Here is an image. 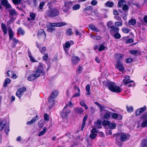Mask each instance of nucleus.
Returning a JSON list of instances; mask_svg holds the SVG:
<instances>
[{
  "label": "nucleus",
  "mask_w": 147,
  "mask_h": 147,
  "mask_svg": "<svg viewBox=\"0 0 147 147\" xmlns=\"http://www.w3.org/2000/svg\"><path fill=\"white\" fill-rule=\"evenodd\" d=\"M11 82V80L9 78H7L5 80L3 84V87H6L7 86L8 84L10 83Z\"/></svg>",
  "instance_id": "obj_29"
},
{
  "label": "nucleus",
  "mask_w": 147,
  "mask_h": 147,
  "mask_svg": "<svg viewBox=\"0 0 147 147\" xmlns=\"http://www.w3.org/2000/svg\"><path fill=\"white\" fill-rule=\"evenodd\" d=\"M13 3L15 4L20 3L21 1V0H12Z\"/></svg>",
  "instance_id": "obj_55"
},
{
  "label": "nucleus",
  "mask_w": 147,
  "mask_h": 147,
  "mask_svg": "<svg viewBox=\"0 0 147 147\" xmlns=\"http://www.w3.org/2000/svg\"><path fill=\"white\" fill-rule=\"evenodd\" d=\"M141 147H147V139H143L142 141Z\"/></svg>",
  "instance_id": "obj_28"
},
{
  "label": "nucleus",
  "mask_w": 147,
  "mask_h": 147,
  "mask_svg": "<svg viewBox=\"0 0 147 147\" xmlns=\"http://www.w3.org/2000/svg\"><path fill=\"white\" fill-rule=\"evenodd\" d=\"M122 9L125 12L128 11L129 10V7L126 4H124L123 6Z\"/></svg>",
  "instance_id": "obj_38"
},
{
  "label": "nucleus",
  "mask_w": 147,
  "mask_h": 147,
  "mask_svg": "<svg viewBox=\"0 0 147 147\" xmlns=\"http://www.w3.org/2000/svg\"><path fill=\"white\" fill-rule=\"evenodd\" d=\"M38 117L37 115H36V116L33 117L31 120L27 122V124L28 125L34 123L36 121L38 120Z\"/></svg>",
  "instance_id": "obj_24"
},
{
  "label": "nucleus",
  "mask_w": 147,
  "mask_h": 147,
  "mask_svg": "<svg viewBox=\"0 0 147 147\" xmlns=\"http://www.w3.org/2000/svg\"><path fill=\"white\" fill-rule=\"evenodd\" d=\"M80 7V5L78 4L75 5L72 7V9L74 10L78 9Z\"/></svg>",
  "instance_id": "obj_35"
},
{
  "label": "nucleus",
  "mask_w": 147,
  "mask_h": 147,
  "mask_svg": "<svg viewBox=\"0 0 147 147\" xmlns=\"http://www.w3.org/2000/svg\"><path fill=\"white\" fill-rule=\"evenodd\" d=\"M39 65L36 70V71L33 72V74L30 75L28 78V80L29 81H32L35 80L36 78L40 76V74L42 73L43 69V64L41 63H39Z\"/></svg>",
  "instance_id": "obj_2"
},
{
  "label": "nucleus",
  "mask_w": 147,
  "mask_h": 147,
  "mask_svg": "<svg viewBox=\"0 0 147 147\" xmlns=\"http://www.w3.org/2000/svg\"><path fill=\"white\" fill-rule=\"evenodd\" d=\"M30 17L31 18L32 20H34L35 19L36 15L33 13H31L30 15Z\"/></svg>",
  "instance_id": "obj_41"
},
{
  "label": "nucleus",
  "mask_w": 147,
  "mask_h": 147,
  "mask_svg": "<svg viewBox=\"0 0 147 147\" xmlns=\"http://www.w3.org/2000/svg\"><path fill=\"white\" fill-rule=\"evenodd\" d=\"M136 23V21L135 19H131L129 21V24L130 25H135Z\"/></svg>",
  "instance_id": "obj_37"
},
{
  "label": "nucleus",
  "mask_w": 147,
  "mask_h": 147,
  "mask_svg": "<svg viewBox=\"0 0 147 147\" xmlns=\"http://www.w3.org/2000/svg\"><path fill=\"white\" fill-rule=\"evenodd\" d=\"M98 131L96 130V129L94 128H93L91 131V133H93L95 134Z\"/></svg>",
  "instance_id": "obj_64"
},
{
  "label": "nucleus",
  "mask_w": 147,
  "mask_h": 147,
  "mask_svg": "<svg viewBox=\"0 0 147 147\" xmlns=\"http://www.w3.org/2000/svg\"><path fill=\"white\" fill-rule=\"evenodd\" d=\"M119 28L118 27L113 26L110 29L109 31L111 34L113 35V34L119 32Z\"/></svg>",
  "instance_id": "obj_15"
},
{
  "label": "nucleus",
  "mask_w": 147,
  "mask_h": 147,
  "mask_svg": "<svg viewBox=\"0 0 147 147\" xmlns=\"http://www.w3.org/2000/svg\"><path fill=\"white\" fill-rule=\"evenodd\" d=\"M112 22L109 21L107 22V26L108 28H110V29L111 28V27H113V26L112 25Z\"/></svg>",
  "instance_id": "obj_54"
},
{
  "label": "nucleus",
  "mask_w": 147,
  "mask_h": 147,
  "mask_svg": "<svg viewBox=\"0 0 147 147\" xmlns=\"http://www.w3.org/2000/svg\"><path fill=\"white\" fill-rule=\"evenodd\" d=\"M9 14L11 18H14L15 20L18 15V13L14 9H13L9 10Z\"/></svg>",
  "instance_id": "obj_10"
},
{
  "label": "nucleus",
  "mask_w": 147,
  "mask_h": 147,
  "mask_svg": "<svg viewBox=\"0 0 147 147\" xmlns=\"http://www.w3.org/2000/svg\"><path fill=\"white\" fill-rule=\"evenodd\" d=\"M7 121L6 120L3 119L0 122V130H2L6 125Z\"/></svg>",
  "instance_id": "obj_19"
},
{
  "label": "nucleus",
  "mask_w": 147,
  "mask_h": 147,
  "mask_svg": "<svg viewBox=\"0 0 147 147\" xmlns=\"http://www.w3.org/2000/svg\"><path fill=\"white\" fill-rule=\"evenodd\" d=\"M58 91H53L52 92L51 95L48 100L49 102L50 103L49 105V108L51 109L55 104V98H56L58 94Z\"/></svg>",
  "instance_id": "obj_5"
},
{
  "label": "nucleus",
  "mask_w": 147,
  "mask_h": 147,
  "mask_svg": "<svg viewBox=\"0 0 147 147\" xmlns=\"http://www.w3.org/2000/svg\"><path fill=\"white\" fill-rule=\"evenodd\" d=\"M45 3L44 2H41L39 6V9L40 10H42L43 9V6L45 5Z\"/></svg>",
  "instance_id": "obj_42"
},
{
  "label": "nucleus",
  "mask_w": 147,
  "mask_h": 147,
  "mask_svg": "<svg viewBox=\"0 0 147 147\" xmlns=\"http://www.w3.org/2000/svg\"><path fill=\"white\" fill-rule=\"evenodd\" d=\"M7 74L8 77H11L12 75H13V72L12 71H7Z\"/></svg>",
  "instance_id": "obj_52"
},
{
  "label": "nucleus",
  "mask_w": 147,
  "mask_h": 147,
  "mask_svg": "<svg viewBox=\"0 0 147 147\" xmlns=\"http://www.w3.org/2000/svg\"><path fill=\"white\" fill-rule=\"evenodd\" d=\"M90 3L92 5L95 6L97 4V1L96 0H93L91 1Z\"/></svg>",
  "instance_id": "obj_49"
},
{
  "label": "nucleus",
  "mask_w": 147,
  "mask_h": 147,
  "mask_svg": "<svg viewBox=\"0 0 147 147\" xmlns=\"http://www.w3.org/2000/svg\"><path fill=\"white\" fill-rule=\"evenodd\" d=\"M8 3L7 0H3L1 1V4L2 5L5 6Z\"/></svg>",
  "instance_id": "obj_48"
},
{
  "label": "nucleus",
  "mask_w": 147,
  "mask_h": 147,
  "mask_svg": "<svg viewBox=\"0 0 147 147\" xmlns=\"http://www.w3.org/2000/svg\"><path fill=\"white\" fill-rule=\"evenodd\" d=\"M12 40L13 42L12 44L11 45V47L12 48H13L16 47V45L18 42V41L15 38H13V39H12Z\"/></svg>",
  "instance_id": "obj_26"
},
{
  "label": "nucleus",
  "mask_w": 147,
  "mask_h": 147,
  "mask_svg": "<svg viewBox=\"0 0 147 147\" xmlns=\"http://www.w3.org/2000/svg\"><path fill=\"white\" fill-rule=\"evenodd\" d=\"M10 129L9 127V123H8L7 124L5 128V131L7 134V136L8 135V132H9Z\"/></svg>",
  "instance_id": "obj_31"
},
{
  "label": "nucleus",
  "mask_w": 147,
  "mask_h": 147,
  "mask_svg": "<svg viewBox=\"0 0 147 147\" xmlns=\"http://www.w3.org/2000/svg\"><path fill=\"white\" fill-rule=\"evenodd\" d=\"M120 134V140L122 142H125L129 140L130 137V135L128 134L122 133Z\"/></svg>",
  "instance_id": "obj_9"
},
{
  "label": "nucleus",
  "mask_w": 147,
  "mask_h": 147,
  "mask_svg": "<svg viewBox=\"0 0 147 147\" xmlns=\"http://www.w3.org/2000/svg\"><path fill=\"white\" fill-rule=\"evenodd\" d=\"M74 44V42L73 41H68L65 43V45L63 46L64 49L66 53L67 54H69L68 51L69 50L68 48L71 46V45H73Z\"/></svg>",
  "instance_id": "obj_12"
},
{
  "label": "nucleus",
  "mask_w": 147,
  "mask_h": 147,
  "mask_svg": "<svg viewBox=\"0 0 147 147\" xmlns=\"http://www.w3.org/2000/svg\"><path fill=\"white\" fill-rule=\"evenodd\" d=\"M112 117L113 119H116L117 120H119L122 119L123 116L119 114L113 113L112 115Z\"/></svg>",
  "instance_id": "obj_17"
},
{
  "label": "nucleus",
  "mask_w": 147,
  "mask_h": 147,
  "mask_svg": "<svg viewBox=\"0 0 147 147\" xmlns=\"http://www.w3.org/2000/svg\"><path fill=\"white\" fill-rule=\"evenodd\" d=\"M134 40L132 38H129L127 40L126 42L127 43H132L134 42Z\"/></svg>",
  "instance_id": "obj_59"
},
{
  "label": "nucleus",
  "mask_w": 147,
  "mask_h": 147,
  "mask_svg": "<svg viewBox=\"0 0 147 147\" xmlns=\"http://www.w3.org/2000/svg\"><path fill=\"white\" fill-rule=\"evenodd\" d=\"M96 136V134H95L91 133L89 137L91 139H94L95 138Z\"/></svg>",
  "instance_id": "obj_43"
},
{
  "label": "nucleus",
  "mask_w": 147,
  "mask_h": 147,
  "mask_svg": "<svg viewBox=\"0 0 147 147\" xmlns=\"http://www.w3.org/2000/svg\"><path fill=\"white\" fill-rule=\"evenodd\" d=\"M115 25L118 26H121L122 25V23L120 22H116L115 23Z\"/></svg>",
  "instance_id": "obj_58"
},
{
  "label": "nucleus",
  "mask_w": 147,
  "mask_h": 147,
  "mask_svg": "<svg viewBox=\"0 0 147 147\" xmlns=\"http://www.w3.org/2000/svg\"><path fill=\"white\" fill-rule=\"evenodd\" d=\"M90 37L94 40H100L101 39L100 37L98 36H96L92 35H90Z\"/></svg>",
  "instance_id": "obj_33"
},
{
  "label": "nucleus",
  "mask_w": 147,
  "mask_h": 147,
  "mask_svg": "<svg viewBox=\"0 0 147 147\" xmlns=\"http://www.w3.org/2000/svg\"><path fill=\"white\" fill-rule=\"evenodd\" d=\"M115 67L117 69L120 71H123L124 69V67L122 63L119 61H117Z\"/></svg>",
  "instance_id": "obj_11"
},
{
  "label": "nucleus",
  "mask_w": 147,
  "mask_h": 147,
  "mask_svg": "<svg viewBox=\"0 0 147 147\" xmlns=\"http://www.w3.org/2000/svg\"><path fill=\"white\" fill-rule=\"evenodd\" d=\"M46 11L45 16L46 17L52 18L58 16L59 13V10L56 8H50Z\"/></svg>",
  "instance_id": "obj_3"
},
{
  "label": "nucleus",
  "mask_w": 147,
  "mask_h": 147,
  "mask_svg": "<svg viewBox=\"0 0 147 147\" xmlns=\"http://www.w3.org/2000/svg\"><path fill=\"white\" fill-rule=\"evenodd\" d=\"M133 59L131 58H129L126 59V62L127 63H131Z\"/></svg>",
  "instance_id": "obj_57"
},
{
  "label": "nucleus",
  "mask_w": 147,
  "mask_h": 147,
  "mask_svg": "<svg viewBox=\"0 0 147 147\" xmlns=\"http://www.w3.org/2000/svg\"><path fill=\"white\" fill-rule=\"evenodd\" d=\"M46 50V47H43L41 49H40V51L41 53L42 54H44V52Z\"/></svg>",
  "instance_id": "obj_56"
},
{
  "label": "nucleus",
  "mask_w": 147,
  "mask_h": 147,
  "mask_svg": "<svg viewBox=\"0 0 147 147\" xmlns=\"http://www.w3.org/2000/svg\"><path fill=\"white\" fill-rule=\"evenodd\" d=\"M126 108L128 112H132L133 111V108L132 106H126Z\"/></svg>",
  "instance_id": "obj_39"
},
{
  "label": "nucleus",
  "mask_w": 147,
  "mask_h": 147,
  "mask_svg": "<svg viewBox=\"0 0 147 147\" xmlns=\"http://www.w3.org/2000/svg\"><path fill=\"white\" fill-rule=\"evenodd\" d=\"M82 70V68L80 66H78V67L77 71L79 72V73H80Z\"/></svg>",
  "instance_id": "obj_63"
},
{
  "label": "nucleus",
  "mask_w": 147,
  "mask_h": 147,
  "mask_svg": "<svg viewBox=\"0 0 147 147\" xmlns=\"http://www.w3.org/2000/svg\"><path fill=\"white\" fill-rule=\"evenodd\" d=\"M105 47L103 45H101L99 48L98 50L99 51H101L104 50Z\"/></svg>",
  "instance_id": "obj_47"
},
{
  "label": "nucleus",
  "mask_w": 147,
  "mask_h": 147,
  "mask_svg": "<svg viewBox=\"0 0 147 147\" xmlns=\"http://www.w3.org/2000/svg\"><path fill=\"white\" fill-rule=\"evenodd\" d=\"M123 83L125 85H126L128 84L131 82L133 81H131L130 80V79L127 80L123 79Z\"/></svg>",
  "instance_id": "obj_40"
},
{
  "label": "nucleus",
  "mask_w": 147,
  "mask_h": 147,
  "mask_svg": "<svg viewBox=\"0 0 147 147\" xmlns=\"http://www.w3.org/2000/svg\"><path fill=\"white\" fill-rule=\"evenodd\" d=\"M108 126L111 128L114 129L115 128L116 125L114 123L110 122Z\"/></svg>",
  "instance_id": "obj_36"
},
{
  "label": "nucleus",
  "mask_w": 147,
  "mask_h": 147,
  "mask_svg": "<svg viewBox=\"0 0 147 147\" xmlns=\"http://www.w3.org/2000/svg\"><path fill=\"white\" fill-rule=\"evenodd\" d=\"M72 5V3L71 2H65L64 5L62 8L63 12L65 13H67L70 8Z\"/></svg>",
  "instance_id": "obj_7"
},
{
  "label": "nucleus",
  "mask_w": 147,
  "mask_h": 147,
  "mask_svg": "<svg viewBox=\"0 0 147 147\" xmlns=\"http://www.w3.org/2000/svg\"><path fill=\"white\" fill-rule=\"evenodd\" d=\"M80 92H77V93H75L73 96L72 98L80 96Z\"/></svg>",
  "instance_id": "obj_61"
},
{
  "label": "nucleus",
  "mask_w": 147,
  "mask_h": 147,
  "mask_svg": "<svg viewBox=\"0 0 147 147\" xmlns=\"http://www.w3.org/2000/svg\"><path fill=\"white\" fill-rule=\"evenodd\" d=\"M88 27L91 29L93 31L97 32H99L100 31V30L96 27L93 24L90 25L88 26Z\"/></svg>",
  "instance_id": "obj_20"
},
{
  "label": "nucleus",
  "mask_w": 147,
  "mask_h": 147,
  "mask_svg": "<svg viewBox=\"0 0 147 147\" xmlns=\"http://www.w3.org/2000/svg\"><path fill=\"white\" fill-rule=\"evenodd\" d=\"M1 29L4 33V34L5 35L7 34V28L5 24L2 23L1 24Z\"/></svg>",
  "instance_id": "obj_22"
},
{
  "label": "nucleus",
  "mask_w": 147,
  "mask_h": 147,
  "mask_svg": "<svg viewBox=\"0 0 147 147\" xmlns=\"http://www.w3.org/2000/svg\"><path fill=\"white\" fill-rule=\"evenodd\" d=\"M115 38L117 39H119L121 37V35L119 34V32L115 33L112 35Z\"/></svg>",
  "instance_id": "obj_32"
},
{
  "label": "nucleus",
  "mask_w": 147,
  "mask_h": 147,
  "mask_svg": "<svg viewBox=\"0 0 147 147\" xmlns=\"http://www.w3.org/2000/svg\"><path fill=\"white\" fill-rule=\"evenodd\" d=\"M74 110L76 113L80 115L82 114V113H83L84 112V109L81 107L75 108L74 109Z\"/></svg>",
  "instance_id": "obj_18"
},
{
  "label": "nucleus",
  "mask_w": 147,
  "mask_h": 147,
  "mask_svg": "<svg viewBox=\"0 0 147 147\" xmlns=\"http://www.w3.org/2000/svg\"><path fill=\"white\" fill-rule=\"evenodd\" d=\"M80 59L76 56H73L72 57L71 63L72 65H76L79 62Z\"/></svg>",
  "instance_id": "obj_14"
},
{
  "label": "nucleus",
  "mask_w": 147,
  "mask_h": 147,
  "mask_svg": "<svg viewBox=\"0 0 147 147\" xmlns=\"http://www.w3.org/2000/svg\"><path fill=\"white\" fill-rule=\"evenodd\" d=\"M26 89L25 87H23L19 89L17 91L16 94L19 98H20L24 92L26 91Z\"/></svg>",
  "instance_id": "obj_13"
},
{
  "label": "nucleus",
  "mask_w": 147,
  "mask_h": 147,
  "mask_svg": "<svg viewBox=\"0 0 147 147\" xmlns=\"http://www.w3.org/2000/svg\"><path fill=\"white\" fill-rule=\"evenodd\" d=\"M14 20H14V18H10V19L9 20H8L7 22V25L10 24L11 23V22H13Z\"/></svg>",
  "instance_id": "obj_60"
},
{
  "label": "nucleus",
  "mask_w": 147,
  "mask_h": 147,
  "mask_svg": "<svg viewBox=\"0 0 147 147\" xmlns=\"http://www.w3.org/2000/svg\"><path fill=\"white\" fill-rule=\"evenodd\" d=\"M110 123V122L108 121L104 120L102 122V124L103 125H108Z\"/></svg>",
  "instance_id": "obj_51"
},
{
  "label": "nucleus",
  "mask_w": 147,
  "mask_h": 147,
  "mask_svg": "<svg viewBox=\"0 0 147 147\" xmlns=\"http://www.w3.org/2000/svg\"><path fill=\"white\" fill-rule=\"evenodd\" d=\"M25 33L24 30L21 28H19L17 30V34L18 35L24 36L25 34Z\"/></svg>",
  "instance_id": "obj_21"
},
{
  "label": "nucleus",
  "mask_w": 147,
  "mask_h": 147,
  "mask_svg": "<svg viewBox=\"0 0 147 147\" xmlns=\"http://www.w3.org/2000/svg\"><path fill=\"white\" fill-rule=\"evenodd\" d=\"M141 125L142 127H145L147 126V120L144 117V119L143 122H142Z\"/></svg>",
  "instance_id": "obj_34"
},
{
  "label": "nucleus",
  "mask_w": 147,
  "mask_h": 147,
  "mask_svg": "<svg viewBox=\"0 0 147 147\" xmlns=\"http://www.w3.org/2000/svg\"><path fill=\"white\" fill-rule=\"evenodd\" d=\"M146 109V107L144 106L143 107L138 109L136 112V114L137 115H139L141 113L143 112Z\"/></svg>",
  "instance_id": "obj_16"
},
{
  "label": "nucleus",
  "mask_w": 147,
  "mask_h": 147,
  "mask_svg": "<svg viewBox=\"0 0 147 147\" xmlns=\"http://www.w3.org/2000/svg\"><path fill=\"white\" fill-rule=\"evenodd\" d=\"M122 30L124 33H128L129 32V29L127 28H124L122 29Z\"/></svg>",
  "instance_id": "obj_50"
},
{
  "label": "nucleus",
  "mask_w": 147,
  "mask_h": 147,
  "mask_svg": "<svg viewBox=\"0 0 147 147\" xmlns=\"http://www.w3.org/2000/svg\"><path fill=\"white\" fill-rule=\"evenodd\" d=\"M130 53L131 54L133 55H135L138 53V51L135 50H131L130 51Z\"/></svg>",
  "instance_id": "obj_44"
},
{
  "label": "nucleus",
  "mask_w": 147,
  "mask_h": 147,
  "mask_svg": "<svg viewBox=\"0 0 147 147\" xmlns=\"http://www.w3.org/2000/svg\"><path fill=\"white\" fill-rule=\"evenodd\" d=\"M116 58L117 59V61H120L124 57V55L122 54H116L115 55Z\"/></svg>",
  "instance_id": "obj_25"
},
{
  "label": "nucleus",
  "mask_w": 147,
  "mask_h": 147,
  "mask_svg": "<svg viewBox=\"0 0 147 147\" xmlns=\"http://www.w3.org/2000/svg\"><path fill=\"white\" fill-rule=\"evenodd\" d=\"M71 112V111L68 108L67 105L64 107L61 113V115L63 119L66 118L68 115Z\"/></svg>",
  "instance_id": "obj_6"
},
{
  "label": "nucleus",
  "mask_w": 147,
  "mask_h": 147,
  "mask_svg": "<svg viewBox=\"0 0 147 147\" xmlns=\"http://www.w3.org/2000/svg\"><path fill=\"white\" fill-rule=\"evenodd\" d=\"M104 85L108 88L111 91L114 92H121V89L116 85V84L113 82L110 81H104L103 82Z\"/></svg>",
  "instance_id": "obj_1"
},
{
  "label": "nucleus",
  "mask_w": 147,
  "mask_h": 147,
  "mask_svg": "<svg viewBox=\"0 0 147 147\" xmlns=\"http://www.w3.org/2000/svg\"><path fill=\"white\" fill-rule=\"evenodd\" d=\"M44 118L45 119V120L47 121H49V116L47 114H45L44 116Z\"/></svg>",
  "instance_id": "obj_53"
},
{
  "label": "nucleus",
  "mask_w": 147,
  "mask_h": 147,
  "mask_svg": "<svg viewBox=\"0 0 147 147\" xmlns=\"http://www.w3.org/2000/svg\"><path fill=\"white\" fill-rule=\"evenodd\" d=\"M66 34L67 35H71L72 34L71 29L69 28L66 31Z\"/></svg>",
  "instance_id": "obj_46"
},
{
  "label": "nucleus",
  "mask_w": 147,
  "mask_h": 147,
  "mask_svg": "<svg viewBox=\"0 0 147 147\" xmlns=\"http://www.w3.org/2000/svg\"><path fill=\"white\" fill-rule=\"evenodd\" d=\"M111 112H109L107 110H106L105 114L104 116V117L105 119H108L110 117V113Z\"/></svg>",
  "instance_id": "obj_27"
},
{
  "label": "nucleus",
  "mask_w": 147,
  "mask_h": 147,
  "mask_svg": "<svg viewBox=\"0 0 147 147\" xmlns=\"http://www.w3.org/2000/svg\"><path fill=\"white\" fill-rule=\"evenodd\" d=\"M105 4L107 7H112L114 5V3L113 2L110 1H108L106 2Z\"/></svg>",
  "instance_id": "obj_30"
},
{
  "label": "nucleus",
  "mask_w": 147,
  "mask_h": 147,
  "mask_svg": "<svg viewBox=\"0 0 147 147\" xmlns=\"http://www.w3.org/2000/svg\"><path fill=\"white\" fill-rule=\"evenodd\" d=\"M46 34L43 30L41 29L38 31L37 36L39 39L44 41L46 38Z\"/></svg>",
  "instance_id": "obj_8"
},
{
  "label": "nucleus",
  "mask_w": 147,
  "mask_h": 147,
  "mask_svg": "<svg viewBox=\"0 0 147 147\" xmlns=\"http://www.w3.org/2000/svg\"><path fill=\"white\" fill-rule=\"evenodd\" d=\"M8 33L10 40L12 39H13V36L14 33L11 28H8Z\"/></svg>",
  "instance_id": "obj_23"
},
{
  "label": "nucleus",
  "mask_w": 147,
  "mask_h": 147,
  "mask_svg": "<svg viewBox=\"0 0 147 147\" xmlns=\"http://www.w3.org/2000/svg\"><path fill=\"white\" fill-rule=\"evenodd\" d=\"M67 24L65 22H59L57 23H50L47 27V30L49 32H53L55 30V26L60 27L66 26Z\"/></svg>",
  "instance_id": "obj_4"
},
{
  "label": "nucleus",
  "mask_w": 147,
  "mask_h": 147,
  "mask_svg": "<svg viewBox=\"0 0 147 147\" xmlns=\"http://www.w3.org/2000/svg\"><path fill=\"white\" fill-rule=\"evenodd\" d=\"M92 7L90 6L87 7H86L84 8L83 9L84 11H86L88 10H91L92 9Z\"/></svg>",
  "instance_id": "obj_45"
},
{
  "label": "nucleus",
  "mask_w": 147,
  "mask_h": 147,
  "mask_svg": "<svg viewBox=\"0 0 147 147\" xmlns=\"http://www.w3.org/2000/svg\"><path fill=\"white\" fill-rule=\"evenodd\" d=\"M87 118V116L86 115L84 117L83 119V122L82 123H84L85 124V122L86 121Z\"/></svg>",
  "instance_id": "obj_62"
}]
</instances>
